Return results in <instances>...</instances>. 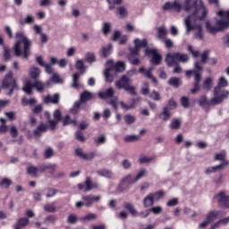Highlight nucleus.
<instances>
[{"instance_id": "obj_29", "label": "nucleus", "mask_w": 229, "mask_h": 229, "mask_svg": "<svg viewBox=\"0 0 229 229\" xmlns=\"http://www.w3.org/2000/svg\"><path fill=\"white\" fill-rule=\"evenodd\" d=\"M33 83H31V81H28L25 82L24 87L22 88L23 92H25V94H28V96H31V94H33Z\"/></svg>"}, {"instance_id": "obj_8", "label": "nucleus", "mask_w": 229, "mask_h": 229, "mask_svg": "<svg viewBox=\"0 0 229 229\" xmlns=\"http://www.w3.org/2000/svg\"><path fill=\"white\" fill-rule=\"evenodd\" d=\"M2 85L4 89H9V92L7 93L8 96H12V94H13V90H17V81L13 78V73L12 72L5 74L2 81Z\"/></svg>"}, {"instance_id": "obj_62", "label": "nucleus", "mask_w": 229, "mask_h": 229, "mask_svg": "<svg viewBox=\"0 0 229 229\" xmlns=\"http://www.w3.org/2000/svg\"><path fill=\"white\" fill-rule=\"evenodd\" d=\"M141 94H143V96H148V94H149V83H143L141 88Z\"/></svg>"}, {"instance_id": "obj_50", "label": "nucleus", "mask_w": 229, "mask_h": 229, "mask_svg": "<svg viewBox=\"0 0 229 229\" xmlns=\"http://www.w3.org/2000/svg\"><path fill=\"white\" fill-rule=\"evenodd\" d=\"M146 174H148V170H146V168H142L141 170H140V172L136 174L134 180L135 182H139V180H141V178H144V176H146Z\"/></svg>"}, {"instance_id": "obj_44", "label": "nucleus", "mask_w": 229, "mask_h": 229, "mask_svg": "<svg viewBox=\"0 0 229 229\" xmlns=\"http://www.w3.org/2000/svg\"><path fill=\"white\" fill-rule=\"evenodd\" d=\"M30 223V219L28 217H22L20 218L17 222L15 226L18 228H21V226H27V225Z\"/></svg>"}, {"instance_id": "obj_19", "label": "nucleus", "mask_w": 229, "mask_h": 229, "mask_svg": "<svg viewBox=\"0 0 229 229\" xmlns=\"http://www.w3.org/2000/svg\"><path fill=\"white\" fill-rule=\"evenodd\" d=\"M114 94L115 91L114 90V89L109 88L106 91L98 92V97L100 98V99H108L110 98H113Z\"/></svg>"}, {"instance_id": "obj_5", "label": "nucleus", "mask_w": 229, "mask_h": 229, "mask_svg": "<svg viewBox=\"0 0 229 229\" xmlns=\"http://www.w3.org/2000/svg\"><path fill=\"white\" fill-rule=\"evenodd\" d=\"M108 67L105 70L104 75L106 78V81L108 83H112L114 81V77L115 76V72H123L126 66L123 62H118L114 64L113 60L107 61Z\"/></svg>"}, {"instance_id": "obj_27", "label": "nucleus", "mask_w": 229, "mask_h": 229, "mask_svg": "<svg viewBox=\"0 0 229 229\" xmlns=\"http://www.w3.org/2000/svg\"><path fill=\"white\" fill-rule=\"evenodd\" d=\"M38 100L35 98H32L30 99H28L26 98H21V105L22 106H35L37 105Z\"/></svg>"}, {"instance_id": "obj_49", "label": "nucleus", "mask_w": 229, "mask_h": 229, "mask_svg": "<svg viewBox=\"0 0 229 229\" xmlns=\"http://www.w3.org/2000/svg\"><path fill=\"white\" fill-rule=\"evenodd\" d=\"M112 30V24L109 22H105L102 26V33L103 35H108Z\"/></svg>"}, {"instance_id": "obj_60", "label": "nucleus", "mask_w": 229, "mask_h": 229, "mask_svg": "<svg viewBox=\"0 0 229 229\" xmlns=\"http://www.w3.org/2000/svg\"><path fill=\"white\" fill-rule=\"evenodd\" d=\"M124 122L126 124H133V123H135V116L131 114H126L124 116Z\"/></svg>"}, {"instance_id": "obj_22", "label": "nucleus", "mask_w": 229, "mask_h": 229, "mask_svg": "<svg viewBox=\"0 0 229 229\" xmlns=\"http://www.w3.org/2000/svg\"><path fill=\"white\" fill-rule=\"evenodd\" d=\"M94 98V94L92 92L85 90L81 94L80 100L81 103H87V101H90V99Z\"/></svg>"}, {"instance_id": "obj_24", "label": "nucleus", "mask_w": 229, "mask_h": 229, "mask_svg": "<svg viewBox=\"0 0 229 229\" xmlns=\"http://www.w3.org/2000/svg\"><path fill=\"white\" fill-rule=\"evenodd\" d=\"M137 56H139V54H133L132 50H131L128 59L131 65H140V60H139V57Z\"/></svg>"}, {"instance_id": "obj_64", "label": "nucleus", "mask_w": 229, "mask_h": 229, "mask_svg": "<svg viewBox=\"0 0 229 229\" xmlns=\"http://www.w3.org/2000/svg\"><path fill=\"white\" fill-rule=\"evenodd\" d=\"M95 142L98 145L105 144V142H106V136H105V134L100 135L95 140Z\"/></svg>"}, {"instance_id": "obj_39", "label": "nucleus", "mask_w": 229, "mask_h": 229, "mask_svg": "<svg viewBox=\"0 0 229 229\" xmlns=\"http://www.w3.org/2000/svg\"><path fill=\"white\" fill-rule=\"evenodd\" d=\"M217 216H219L217 211H210L206 216V219L208 221V223H212V221H216V219H217Z\"/></svg>"}, {"instance_id": "obj_45", "label": "nucleus", "mask_w": 229, "mask_h": 229, "mask_svg": "<svg viewBox=\"0 0 229 229\" xmlns=\"http://www.w3.org/2000/svg\"><path fill=\"white\" fill-rule=\"evenodd\" d=\"M156 157H141L139 158V164H150V162H153L155 160Z\"/></svg>"}, {"instance_id": "obj_15", "label": "nucleus", "mask_w": 229, "mask_h": 229, "mask_svg": "<svg viewBox=\"0 0 229 229\" xmlns=\"http://www.w3.org/2000/svg\"><path fill=\"white\" fill-rule=\"evenodd\" d=\"M229 165V162L225 161L224 163H221L218 165L208 167L205 170V174H212V173H217V171H223V169H225V167H226V165Z\"/></svg>"}, {"instance_id": "obj_7", "label": "nucleus", "mask_w": 229, "mask_h": 229, "mask_svg": "<svg viewBox=\"0 0 229 229\" xmlns=\"http://www.w3.org/2000/svg\"><path fill=\"white\" fill-rule=\"evenodd\" d=\"M189 60V55L182 53H168L165 57L166 65H168V67H174V65H176V62L187 64Z\"/></svg>"}, {"instance_id": "obj_35", "label": "nucleus", "mask_w": 229, "mask_h": 229, "mask_svg": "<svg viewBox=\"0 0 229 229\" xmlns=\"http://www.w3.org/2000/svg\"><path fill=\"white\" fill-rule=\"evenodd\" d=\"M38 167L35 165H30L27 168L28 174H30V176H33L34 178H37V176H38Z\"/></svg>"}, {"instance_id": "obj_21", "label": "nucleus", "mask_w": 229, "mask_h": 229, "mask_svg": "<svg viewBox=\"0 0 229 229\" xmlns=\"http://www.w3.org/2000/svg\"><path fill=\"white\" fill-rule=\"evenodd\" d=\"M30 76L31 80H33L34 81H37V80H38V77L40 76V69L37 66L30 67Z\"/></svg>"}, {"instance_id": "obj_6", "label": "nucleus", "mask_w": 229, "mask_h": 229, "mask_svg": "<svg viewBox=\"0 0 229 229\" xmlns=\"http://www.w3.org/2000/svg\"><path fill=\"white\" fill-rule=\"evenodd\" d=\"M114 86L118 90H125L131 96H137L135 87L131 85V79L128 75H123L114 82Z\"/></svg>"}, {"instance_id": "obj_40", "label": "nucleus", "mask_w": 229, "mask_h": 229, "mask_svg": "<svg viewBox=\"0 0 229 229\" xmlns=\"http://www.w3.org/2000/svg\"><path fill=\"white\" fill-rule=\"evenodd\" d=\"M85 62H87L88 64H94V62H96V54L92 52L86 53Z\"/></svg>"}, {"instance_id": "obj_2", "label": "nucleus", "mask_w": 229, "mask_h": 229, "mask_svg": "<svg viewBox=\"0 0 229 229\" xmlns=\"http://www.w3.org/2000/svg\"><path fill=\"white\" fill-rule=\"evenodd\" d=\"M218 20L216 21V24H213L211 21L206 22V30L211 35H216L219 31H224V30H228L229 28V10L220 9L216 12Z\"/></svg>"}, {"instance_id": "obj_4", "label": "nucleus", "mask_w": 229, "mask_h": 229, "mask_svg": "<svg viewBox=\"0 0 229 229\" xmlns=\"http://www.w3.org/2000/svg\"><path fill=\"white\" fill-rule=\"evenodd\" d=\"M226 87H228V81L226 78L221 77L217 85L213 89V96H215L213 103H224L225 99H228L229 91L225 89Z\"/></svg>"}, {"instance_id": "obj_14", "label": "nucleus", "mask_w": 229, "mask_h": 229, "mask_svg": "<svg viewBox=\"0 0 229 229\" xmlns=\"http://www.w3.org/2000/svg\"><path fill=\"white\" fill-rule=\"evenodd\" d=\"M148 47V40L136 38L134 39V47L131 48V50H132L133 55H139V50L141 49V47Z\"/></svg>"}, {"instance_id": "obj_38", "label": "nucleus", "mask_w": 229, "mask_h": 229, "mask_svg": "<svg viewBox=\"0 0 229 229\" xmlns=\"http://www.w3.org/2000/svg\"><path fill=\"white\" fill-rule=\"evenodd\" d=\"M180 126H182V121L178 118L174 119L169 124L171 130H180Z\"/></svg>"}, {"instance_id": "obj_47", "label": "nucleus", "mask_w": 229, "mask_h": 229, "mask_svg": "<svg viewBox=\"0 0 229 229\" xmlns=\"http://www.w3.org/2000/svg\"><path fill=\"white\" fill-rule=\"evenodd\" d=\"M35 22V17L31 15H27L24 21L20 20V24L24 25V24H33Z\"/></svg>"}, {"instance_id": "obj_48", "label": "nucleus", "mask_w": 229, "mask_h": 229, "mask_svg": "<svg viewBox=\"0 0 229 229\" xmlns=\"http://www.w3.org/2000/svg\"><path fill=\"white\" fill-rule=\"evenodd\" d=\"M144 76L146 78H148V80H151L154 85H158V81L157 80V78H155V76H153L152 72L147 70L144 73Z\"/></svg>"}, {"instance_id": "obj_1", "label": "nucleus", "mask_w": 229, "mask_h": 229, "mask_svg": "<svg viewBox=\"0 0 229 229\" xmlns=\"http://www.w3.org/2000/svg\"><path fill=\"white\" fill-rule=\"evenodd\" d=\"M193 13L184 19V26L186 28V34L189 35L191 31H197L195 33V38L197 40H203L205 35L203 34V27L198 23V21H203L207 17L208 11L203 4V0H194V6L191 9Z\"/></svg>"}, {"instance_id": "obj_20", "label": "nucleus", "mask_w": 229, "mask_h": 229, "mask_svg": "<svg viewBox=\"0 0 229 229\" xmlns=\"http://www.w3.org/2000/svg\"><path fill=\"white\" fill-rule=\"evenodd\" d=\"M155 205V199L153 198V195L149 193L148 196H146L143 199V207L145 208H149V207H153Z\"/></svg>"}, {"instance_id": "obj_34", "label": "nucleus", "mask_w": 229, "mask_h": 229, "mask_svg": "<svg viewBox=\"0 0 229 229\" xmlns=\"http://www.w3.org/2000/svg\"><path fill=\"white\" fill-rule=\"evenodd\" d=\"M123 207L124 208H126V210H129L131 216H139V213L137 212V209H135V206H133V204L127 202L123 204Z\"/></svg>"}, {"instance_id": "obj_63", "label": "nucleus", "mask_w": 229, "mask_h": 229, "mask_svg": "<svg viewBox=\"0 0 229 229\" xmlns=\"http://www.w3.org/2000/svg\"><path fill=\"white\" fill-rule=\"evenodd\" d=\"M44 222H45V223H52V224H55V223H56V216H55V215H49V216H47V217H45Z\"/></svg>"}, {"instance_id": "obj_17", "label": "nucleus", "mask_w": 229, "mask_h": 229, "mask_svg": "<svg viewBox=\"0 0 229 229\" xmlns=\"http://www.w3.org/2000/svg\"><path fill=\"white\" fill-rule=\"evenodd\" d=\"M97 174L98 176H102L103 178H107L108 180H114V172L112 170L102 168L97 171Z\"/></svg>"}, {"instance_id": "obj_33", "label": "nucleus", "mask_w": 229, "mask_h": 229, "mask_svg": "<svg viewBox=\"0 0 229 229\" xmlns=\"http://www.w3.org/2000/svg\"><path fill=\"white\" fill-rule=\"evenodd\" d=\"M81 74H83V72H77V73H74L72 75V87L73 89H78V87H80V83L78 81H80V76H81Z\"/></svg>"}, {"instance_id": "obj_46", "label": "nucleus", "mask_w": 229, "mask_h": 229, "mask_svg": "<svg viewBox=\"0 0 229 229\" xmlns=\"http://www.w3.org/2000/svg\"><path fill=\"white\" fill-rule=\"evenodd\" d=\"M13 182L9 178H3L0 182V187H3V189H8L10 185H12Z\"/></svg>"}, {"instance_id": "obj_57", "label": "nucleus", "mask_w": 229, "mask_h": 229, "mask_svg": "<svg viewBox=\"0 0 229 229\" xmlns=\"http://www.w3.org/2000/svg\"><path fill=\"white\" fill-rule=\"evenodd\" d=\"M150 99H153L154 101H160L162 99V97L160 96V93H158L156 90H153L149 95Z\"/></svg>"}, {"instance_id": "obj_9", "label": "nucleus", "mask_w": 229, "mask_h": 229, "mask_svg": "<svg viewBox=\"0 0 229 229\" xmlns=\"http://www.w3.org/2000/svg\"><path fill=\"white\" fill-rule=\"evenodd\" d=\"M214 199L219 207H222L223 208H229V195L226 194V191H219L215 195Z\"/></svg>"}, {"instance_id": "obj_41", "label": "nucleus", "mask_w": 229, "mask_h": 229, "mask_svg": "<svg viewBox=\"0 0 229 229\" xmlns=\"http://www.w3.org/2000/svg\"><path fill=\"white\" fill-rule=\"evenodd\" d=\"M109 5V10H115V6L123 4V0H106Z\"/></svg>"}, {"instance_id": "obj_54", "label": "nucleus", "mask_w": 229, "mask_h": 229, "mask_svg": "<svg viewBox=\"0 0 229 229\" xmlns=\"http://www.w3.org/2000/svg\"><path fill=\"white\" fill-rule=\"evenodd\" d=\"M203 89L204 90H210L212 89V78L208 77L204 81Z\"/></svg>"}, {"instance_id": "obj_3", "label": "nucleus", "mask_w": 229, "mask_h": 229, "mask_svg": "<svg viewBox=\"0 0 229 229\" xmlns=\"http://www.w3.org/2000/svg\"><path fill=\"white\" fill-rule=\"evenodd\" d=\"M15 38L17 40L13 47L15 56H22V58L28 60L30 55L31 40L21 31L16 32Z\"/></svg>"}, {"instance_id": "obj_31", "label": "nucleus", "mask_w": 229, "mask_h": 229, "mask_svg": "<svg viewBox=\"0 0 229 229\" xmlns=\"http://www.w3.org/2000/svg\"><path fill=\"white\" fill-rule=\"evenodd\" d=\"M138 101H140L139 98H133L130 105H127L124 102H121L120 105L123 110H131V108H135V105Z\"/></svg>"}, {"instance_id": "obj_12", "label": "nucleus", "mask_w": 229, "mask_h": 229, "mask_svg": "<svg viewBox=\"0 0 229 229\" xmlns=\"http://www.w3.org/2000/svg\"><path fill=\"white\" fill-rule=\"evenodd\" d=\"M42 101L45 105H51V103L53 105H58L60 103V94L55 93L53 96L48 94L43 97Z\"/></svg>"}, {"instance_id": "obj_58", "label": "nucleus", "mask_w": 229, "mask_h": 229, "mask_svg": "<svg viewBox=\"0 0 229 229\" xmlns=\"http://www.w3.org/2000/svg\"><path fill=\"white\" fill-rule=\"evenodd\" d=\"M81 106V100L73 104V106L70 109L71 114H78V109Z\"/></svg>"}, {"instance_id": "obj_13", "label": "nucleus", "mask_w": 229, "mask_h": 229, "mask_svg": "<svg viewBox=\"0 0 229 229\" xmlns=\"http://www.w3.org/2000/svg\"><path fill=\"white\" fill-rule=\"evenodd\" d=\"M82 201L85 203V207H92V204L94 201L96 203H98V201H101V195H87V196H82L81 198Z\"/></svg>"}, {"instance_id": "obj_28", "label": "nucleus", "mask_w": 229, "mask_h": 229, "mask_svg": "<svg viewBox=\"0 0 229 229\" xmlns=\"http://www.w3.org/2000/svg\"><path fill=\"white\" fill-rule=\"evenodd\" d=\"M168 85H170V87H174V89H178V87L182 85V79L172 77L168 80Z\"/></svg>"}, {"instance_id": "obj_61", "label": "nucleus", "mask_w": 229, "mask_h": 229, "mask_svg": "<svg viewBox=\"0 0 229 229\" xmlns=\"http://www.w3.org/2000/svg\"><path fill=\"white\" fill-rule=\"evenodd\" d=\"M51 81H53V83H64V80L60 78V75H58V73L53 74Z\"/></svg>"}, {"instance_id": "obj_23", "label": "nucleus", "mask_w": 229, "mask_h": 229, "mask_svg": "<svg viewBox=\"0 0 229 229\" xmlns=\"http://www.w3.org/2000/svg\"><path fill=\"white\" fill-rule=\"evenodd\" d=\"M159 118L162 121H169L171 119V111L169 107L167 106L163 107V111L159 114Z\"/></svg>"}, {"instance_id": "obj_10", "label": "nucleus", "mask_w": 229, "mask_h": 229, "mask_svg": "<svg viewBox=\"0 0 229 229\" xmlns=\"http://www.w3.org/2000/svg\"><path fill=\"white\" fill-rule=\"evenodd\" d=\"M145 55H152V59L150 62L151 64H153V65H160L162 64V55L158 54L157 49L148 48L145 50Z\"/></svg>"}, {"instance_id": "obj_51", "label": "nucleus", "mask_w": 229, "mask_h": 229, "mask_svg": "<svg viewBox=\"0 0 229 229\" xmlns=\"http://www.w3.org/2000/svg\"><path fill=\"white\" fill-rule=\"evenodd\" d=\"M171 8L176 13H180V12H182V4H180V2L178 1H174V3H172Z\"/></svg>"}, {"instance_id": "obj_59", "label": "nucleus", "mask_w": 229, "mask_h": 229, "mask_svg": "<svg viewBox=\"0 0 229 229\" xmlns=\"http://www.w3.org/2000/svg\"><path fill=\"white\" fill-rule=\"evenodd\" d=\"M44 210L48 213L56 212V207L53 204H47L44 206Z\"/></svg>"}, {"instance_id": "obj_16", "label": "nucleus", "mask_w": 229, "mask_h": 229, "mask_svg": "<svg viewBox=\"0 0 229 229\" xmlns=\"http://www.w3.org/2000/svg\"><path fill=\"white\" fill-rule=\"evenodd\" d=\"M34 81H35V83L33 84L34 89H36L37 92H39V93L44 92V90L46 89V85L47 87H51V81H47V83L43 82L41 81H38V80Z\"/></svg>"}, {"instance_id": "obj_56", "label": "nucleus", "mask_w": 229, "mask_h": 229, "mask_svg": "<svg viewBox=\"0 0 229 229\" xmlns=\"http://www.w3.org/2000/svg\"><path fill=\"white\" fill-rule=\"evenodd\" d=\"M148 210H149V213L152 212V214L159 215L161 212L164 211V208H162L161 206H156V207H152Z\"/></svg>"}, {"instance_id": "obj_43", "label": "nucleus", "mask_w": 229, "mask_h": 229, "mask_svg": "<svg viewBox=\"0 0 229 229\" xmlns=\"http://www.w3.org/2000/svg\"><path fill=\"white\" fill-rule=\"evenodd\" d=\"M109 55H112V44H109L108 47H102V56L106 58Z\"/></svg>"}, {"instance_id": "obj_52", "label": "nucleus", "mask_w": 229, "mask_h": 229, "mask_svg": "<svg viewBox=\"0 0 229 229\" xmlns=\"http://www.w3.org/2000/svg\"><path fill=\"white\" fill-rule=\"evenodd\" d=\"M140 137L138 135H127L123 138L124 142H137Z\"/></svg>"}, {"instance_id": "obj_11", "label": "nucleus", "mask_w": 229, "mask_h": 229, "mask_svg": "<svg viewBox=\"0 0 229 229\" xmlns=\"http://www.w3.org/2000/svg\"><path fill=\"white\" fill-rule=\"evenodd\" d=\"M215 99H216L215 95L210 100H208V98H207V96L203 95L199 99V106H202V108H206L207 106H216V105L223 104V103L213 102V100H215Z\"/></svg>"}, {"instance_id": "obj_25", "label": "nucleus", "mask_w": 229, "mask_h": 229, "mask_svg": "<svg viewBox=\"0 0 229 229\" xmlns=\"http://www.w3.org/2000/svg\"><path fill=\"white\" fill-rule=\"evenodd\" d=\"M46 131H47V125L45 123H40L34 131V135L35 137H40Z\"/></svg>"}, {"instance_id": "obj_42", "label": "nucleus", "mask_w": 229, "mask_h": 229, "mask_svg": "<svg viewBox=\"0 0 229 229\" xmlns=\"http://www.w3.org/2000/svg\"><path fill=\"white\" fill-rule=\"evenodd\" d=\"M96 219H98V215L94 213H89L85 216L81 217L80 221H96Z\"/></svg>"}, {"instance_id": "obj_55", "label": "nucleus", "mask_w": 229, "mask_h": 229, "mask_svg": "<svg viewBox=\"0 0 229 229\" xmlns=\"http://www.w3.org/2000/svg\"><path fill=\"white\" fill-rule=\"evenodd\" d=\"M67 223L69 225H76L78 223V216L74 214H71L67 217Z\"/></svg>"}, {"instance_id": "obj_26", "label": "nucleus", "mask_w": 229, "mask_h": 229, "mask_svg": "<svg viewBox=\"0 0 229 229\" xmlns=\"http://www.w3.org/2000/svg\"><path fill=\"white\" fill-rule=\"evenodd\" d=\"M157 33H158V40H165L167 38V29H165V26H161L157 29Z\"/></svg>"}, {"instance_id": "obj_37", "label": "nucleus", "mask_w": 229, "mask_h": 229, "mask_svg": "<svg viewBox=\"0 0 229 229\" xmlns=\"http://www.w3.org/2000/svg\"><path fill=\"white\" fill-rule=\"evenodd\" d=\"M214 160H217L218 162L225 163L226 162V151L223 150L215 155Z\"/></svg>"}, {"instance_id": "obj_32", "label": "nucleus", "mask_w": 229, "mask_h": 229, "mask_svg": "<svg viewBox=\"0 0 229 229\" xmlns=\"http://www.w3.org/2000/svg\"><path fill=\"white\" fill-rule=\"evenodd\" d=\"M116 15H119L120 19H124L128 15V8L125 6H120L116 9Z\"/></svg>"}, {"instance_id": "obj_18", "label": "nucleus", "mask_w": 229, "mask_h": 229, "mask_svg": "<svg viewBox=\"0 0 229 229\" xmlns=\"http://www.w3.org/2000/svg\"><path fill=\"white\" fill-rule=\"evenodd\" d=\"M194 88L191 90V94H196L197 92H199V82L201 81V75L196 72H194Z\"/></svg>"}, {"instance_id": "obj_53", "label": "nucleus", "mask_w": 229, "mask_h": 229, "mask_svg": "<svg viewBox=\"0 0 229 229\" xmlns=\"http://www.w3.org/2000/svg\"><path fill=\"white\" fill-rule=\"evenodd\" d=\"M3 49H4V54H3L4 60L5 62L10 61V59L12 58V55H10V49L6 46H4Z\"/></svg>"}, {"instance_id": "obj_30", "label": "nucleus", "mask_w": 229, "mask_h": 229, "mask_svg": "<svg viewBox=\"0 0 229 229\" xmlns=\"http://www.w3.org/2000/svg\"><path fill=\"white\" fill-rule=\"evenodd\" d=\"M124 183H129V185H133V183H137V182L135 181V178H133V175H131V174H129L121 180V184L124 185Z\"/></svg>"}, {"instance_id": "obj_36", "label": "nucleus", "mask_w": 229, "mask_h": 229, "mask_svg": "<svg viewBox=\"0 0 229 229\" xmlns=\"http://www.w3.org/2000/svg\"><path fill=\"white\" fill-rule=\"evenodd\" d=\"M38 169L39 173H46L47 169H52L53 171H55V169H56V165H53V164L41 165H39V167H38Z\"/></svg>"}]
</instances>
